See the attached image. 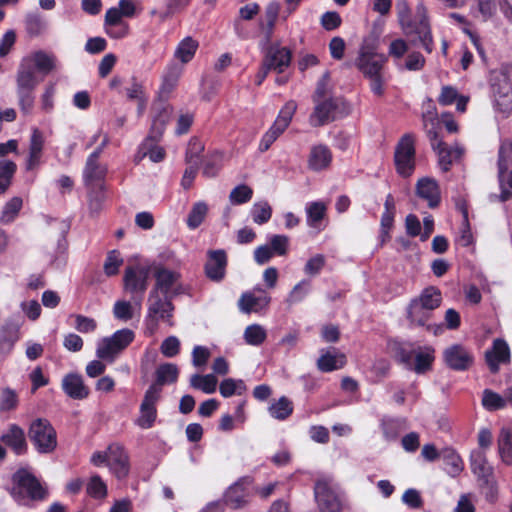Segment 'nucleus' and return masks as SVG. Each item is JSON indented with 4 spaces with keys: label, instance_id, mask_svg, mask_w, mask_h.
Masks as SVG:
<instances>
[{
    "label": "nucleus",
    "instance_id": "1",
    "mask_svg": "<svg viewBox=\"0 0 512 512\" xmlns=\"http://www.w3.org/2000/svg\"><path fill=\"white\" fill-rule=\"evenodd\" d=\"M395 10L399 24L404 32L411 37L414 46L422 47L427 53L433 51V38L429 21L428 9L420 0L415 8V17H411L408 0H396Z\"/></svg>",
    "mask_w": 512,
    "mask_h": 512
},
{
    "label": "nucleus",
    "instance_id": "2",
    "mask_svg": "<svg viewBox=\"0 0 512 512\" xmlns=\"http://www.w3.org/2000/svg\"><path fill=\"white\" fill-rule=\"evenodd\" d=\"M442 294L435 286L422 290L419 296L410 300L406 308V317L412 327H426L430 331L433 326L429 324L433 311L441 305Z\"/></svg>",
    "mask_w": 512,
    "mask_h": 512
},
{
    "label": "nucleus",
    "instance_id": "3",
    "mask_svg": "<svg viewBox=\"0 0 512 512\" xmlns=\"http://www.w3.org/2000/svg\"><path fill=\"white\" fill-rule=\"evenodd\" d=\"M387 57L377 53L374 39L365 38L360 46L355 66L365 77H372L381 74Z\"/></svg>",
    "mask_w": 512,
    "mask_h": 512
},
{
    "label": "nucleus",
    "instance_id": "4",
    "mask_svg": "<svg viewBox=\"0 0 512 512\" xmlns=\"http://www.w3.org/2000/svg\"><path fill=\"white\" fill-rule=\"evenodd\" d=\"M135 333L128 328L120 329L109 337H104L97 342L96 356L110 363L125 350L134 340Z\"/></svg>",
    "mask_w": 512,
    "mask_h": 512
},
{
    "label": "nucleus",
    "instance_id": "5",
    "mask_svg": "<svg viewBox=\"0 0 512 512\" xmlns=\"http://www.w3.org/2000/svg\"><path fill=\"white\" fill-rule=\"evenodd\" d=\"M28 437L41 454L52 453L57 447V433L52 424L44 418H37L31 422Z\"/></svg>",
    "mask_w": 512,
    "mask_h": 512
},
{
    "label": "nucleus",
    "instance_id": "6",
    "mask_svg": "<svg viewBox=\"0 0 512 512\" xmlns=\"http://www.w3.org/2000/svg\"><path fill=\"white\" fill-rule=\"evenodd\" d=\"M394 164L397 173L404 178L410 177L416 167L415 137L411 133L404 134L398 141L394 151Z\"/></svg>",
    "mask_w": 512,
    "mask_h": 512
},
{
    "label": "nucleus",
    "instance_id": "7",
    "mask_svg": "<svg viewBox=\"0 0 512 512\" xmlns=\"http://www.w3.org/2000/svg\"><path fill=\"white\" fill-rule=\"evenodd\" d=\"M13 482L16 486L12 489L11 495L17 501L25 497L24 493L31 500H43L48 494L41 482L25 469H20L13 475Z\"/></svg>",
    "mask_w": 512,
    "mask_h": 512
},
{
    "label": "nucleus",
    "instance_id": "8",
    "mask_svg": "<svg viewBox=\"0 0 512 512\" xmlns=\"http://www.w3.org/2000/svg\"><path fill=\"white\" fill-rule=\"evenodd\" d=\"M491 95L498 110L508 113L512 110V87L504 70H493L489 77Z\"/></svg>",
    "mask_w": 512,
    "mask_h": 512
},
{
    "label": "nucleus",
    "instance_id": "9",
    "mask_svg": "<svg viewBox=\"0 0 512 512\" xmlns=\"http://www.w3.org/2000/svg\"><path fill=\"white\" fill-rule=\"evenodd\" d=\"M153 275L155 283L151 290L172 298L185 293L179 272L163 266H156L153 270Z\"/></svg>",
    "mask_w": 512,
    "mask_h": 512
},
{
    "label": "nucleus",
    "instance_id": "10",
    "mask_svg": "<svg viewBox=\"0 0 512 512\" xmlns=\"http://www.w3.org/2000/svg\"><path fill=\"white\" fill-rule=\"evenodd\" d=\"M296 108L297 105L293 101H289L283 106L273 125L263 135L259 143V150L261 152L267 151L276 139L286 130L292 120Z\"/></svg>",
    "mask_w": 512,
    "mask_h": 512
},
{
    "label": "nucleus",
    "instance_id": "11",
    "mask_svg": "<svg viewBox=\"0 0 512 512\" xmlns=\"http://www.w3.org/2000/svg\"><path fill=\"white\" fill-rule=\"evenodd\" d=\"M498 181L501 189L500 195H490L491 201L499 200L505 202L510 199L512 192L505 188V173L512 168V141L509 139L502 140L498 150Z\"/></svg>",
    "mask_w": 512,
    "mask_h": 512
},
{
    "label": "nucleus",
    "instance_id": "12",
    "mask_svg": "<svg viewBox=\"0 0 512 512\" xmlns=\"http://www.w3.org/2000/svg\"><path fill=\"white\" fill-rule=\"evenodd\" d=\"M314 494L321 512H340L342 501L331 481L327 479L318 480L315 483Z\"/></svg>",
    "mask_w": 512,
    "mask_h": 512
},
{
    "label": "nucleus",
    "instance_id": "13",
    "mask_svg": "<svg viewBox=\"0 0 512 512\" xmlns=\"http://www.w3.org/2000/svg\"><path fill=\"white\" fill-rule=\"evenodd\" d=\"M432 149L438 155V164L443 172L450 170L452 163L459 159L463 154V148L460 146H448L440 138L439 133L434 128L427 131Z\"/></svg>",
    "mask_w": 512,
    "mask_h": 512
},
{
    "label": "nucleus",
    "instance_id": "14",
    "mask_svg": "<svg viewBox=\"0 0 512 512\" xmlns=\"http://www.w3.org/2000/svg\"><path fill=\"white\" fill-rule=\"evenodd\" d=\"M151 267L148 265L136 264L128 266L124 272V288L132 294H139V302L148 286V278Z\"/></svg>",
    "mask_w": 512,
    "mask_h": 512
},
{
    "label": "nucleus",
    "instance_id": "15",
    "mask_svg": "<svg viewBox=\"0 0 512 512\" xmlns=\"http://www.w3.org/2000/svg\"><path fill=\"white\" fill-rule=\"evenodd\" d=\"M159 399L158 386H149L140 405V415L136 420V424L140 428L149 429L154 425L157 418L156 404Z\"/></svg>",
    "mask_w": 512,
    "mask_h": 512
},
{
    "label": "nucleus",
    "instance_id": "16",
    "mask_svg": "<svg viewBox=\"0 0 512 512\" xmlns=\"http://www.w3.org/2000/svg\"><path fill=\"white\" fill-rule=\"evenodd\" d=\"M173 298L150 290L148 296V317L155 322L162 320L170 322L174 311Z\"/></svg>",
    "mask_w": 512,
    "mask_h": 512
},
{
    "label": "nucleus",
    "instance_id": "17",
    "mask_svg": "<svg viewBox=\"0 0 512 512\" xmlns=\"http://www.w3.org/2000/svg\"><path fill=\"white\" fill-rule=\"evenodd\" d=\"M343 104L339 98H328L318 102L309 117V123L313 127L323 126L337 118L340 105Z\"/></svg>",
    "mask_w": 512,
    "mask_h": 512
},
{
    "label": "nucleus",
    "instance_id": "18",
    "mask_svg": "<svg viewBox=\"0 0 512 512\" xmlns=\"http://www.w3.org/2000/svg\"><path fill=\"white\" fill-rule=\"evenodd\" d=\"M445 364L454 371H466L474 362L473 354L461 344H453L443 351Z\"/></svg>",
    "mask_w": 512,
    "mask_h": 512
},
{
    "label": "nucleus",
    "instance_id": "19",
    "mask_svg": "<svg viewBox=\"0 0 512 512\" xmlns=\"http://www.w3.org/2000/svg\"><path fill=\"white\" fill-rule=\"evenodd\" d=\"M108 467L119 480L128 476L130 470L129 457L122 446L118 444L109 445Z\"/></svg>",
    "mask_w": 512,
    "mask_h": 512
},
{
    "label": "nucleus",
    "instance_id": "20",
    "mask_svg": "<svg viewBox=\"0 0 512 512\" xmlns=\"http://www.w3.org/2000/svg\"><path fill=\"white\" fill-rule=\"evenodd\" d=\"M227 256L224 250H211L208 252V260L205 264L206 276L215 282H220L225 277Z\"/></svg>",
    "mask_w": 512,
    "mask_h": 512
},
{
    "label": "nucleus",
    "instance_id": "21",
    "mask_svg": "<svg viewBox=\"0 0 512 512\" xmlns=\"http://www.w3.org/2000/svg\"><path fill=\"white\" fill-rule=\"evenodd\" d=\"M107 174V168L98 162L95 155H89L83 170V180L86 187L103 186L102 181Z\"/></svg>",
    "mask_w": 512,
    "mask_h": 512
},
{
    "label": "nucleus",
    "instance_id": "22",
    "mask_svg": "<svg viewBox=\"0 0 512 512\" xmlns=\"http://www.w3.org/2000/svg\"><path fill=\"white\" fill-rule=\"evenodd\" d=\"M485 357L491 372L496 373L500 364L507 363L510 360L508 344L503 339H495L492 348L486 351Z\"/></svg>",
    "mask_w": 512,
    "mask_h": 512
},
{
    "label": "nucleus",
    "instance_id": "23",
    "mask_svg": "<svg viewBox=\"0 0 512 512\" xmlns=\"http://www.w3.org/2000/svg\"><path fill=\"white\" fill-rule=\"evenodd\" d=\"M154 116L150 131V138L153 141H158L165 130L166 124L169 122L173 108L165 103H159L154 107Z\"/></svg>",
    "mask_w": 512,
    "mask_h": 512
},
{
    "label": "nucleus",
    "instance_id": "24",
    "mask_svg": "<svg viewBox=\"0 0 512 512\" xmlns=\"http://www.w3.org/2000/svg\"><path fill=\"white\" fill-rule=\"evenodd\" d=\"M291 62V52L285 47H271L264 59V68L275 70L278 73L289 66Z\"/></svg>",
    "mask_w": 512,
    "mask_h": 512
},
{
    "label": "nucleus",
    "instance_id": "25",
    "mask_svg": "<svg viewBox=\"0 0 512 512\" xmlns=\"http://www.w3.org/2000/svg\"><path fill=\"white\" fill-rule=\"evenodd\" d=\"M417 195L428 202L430 208H435L440 203V189L435 179L424 177L416 184Z\"/></svg>",
    "mask_w": 512,
    "mask_h": 512
},
{
    "label": "nucleus",
    "instance_id": "26",
    "mask_svg": "<svg viewBox=\"0 0 512 512\" xmlns=\"http://www.w3.org/2000/svg\"><path fill=\"white\" fill-rule=\"evenodd\" d=\"M19 323L8 320L0 328V355H8L19 339Z\"/></svg>",
    "mask_w": 512,
    "mask_h": 512
},
{
    "label": "nucleus",
    "instance_id": "27",
    "mask_svg": "<svg viewBox=\"0 0 512 512\" xmlns=\"http://www.w3.org/2000/svg\"><path fill=\"white\" fill-rule=\"evenodd\" d=\"M39 82L35 67L30 62H22L16 76V91H35Z\"/></svg>",
    "mask_w": 512,
    "mask_h": 512
},
{
    "label": "nucleus",
    "instance_id": "28",
    "mask_svg": "<svg viewBox=\"0 0 512 512\" xmlns=\"http://www.w3.org/2000/svg\"><path fill=\"white\" fill-rule=\"evenodd\" d=\"M2 442L9 446L17 455L27 451V442L24 430L16 424H11L8 430L1 436Z\"/></svg>",
    "mask_w": 512,
    "mask_h": 512
},
{
    "label": "nucleus",
    "instance_id": "29",
    "mask_svg": "<svg viewBox=\"0 0 512 512\" xmlns=\"http://www.w3.org/2000/svg\"><path fill=\"white\" fill-rule=\"evenodd\" d=\"M261 295L255 296L252 293H243L238 301V306L241 312L249 314L252 311L257 312L265 307L271 301V298L261 289Z\"/></svg>",
    "mask_w": 512,
    "mask_h": 512
},
{
    "label": "nucleus",
    "instance_id": "30",
    "mask_svg": "<svg viewBox=\"0 0 512 512\" xmlns=\"http://www.w3.org/2000/svg\"><path fill=\"white\" fill-rule=\"evenodd\" d=\"M332 161V153L328 146L323 144L315 145L311 148L308 166L314 171L326 169Z\"/></svg>",
    "mask_w": 512,
    "mask_h": 512
},
{
    "label": "nucleus",
    "instance_id": "31",
    "mask_svg": "<svg viewBox=\"0 0 512 512\" xmlns=\"http://www.w3.org/2000/svg\"><path fill=\"white\" fill-rule=\"evenodd\" d=\"M64 392L73 399H84L89 395V389L84 385L83 379L78 374H68L62 380Z\"/></svg>",
    "mask_w": 512,
    "mask_h": 512
},
{
    "label": "nucleus",
    "instance_id": "32",
    "mask_svg": "<svg viewBox=\"0 0 512 512\" xmlns=\"http://www.w3.org/2000/svg\"><path fill=\"white\" fill-rule=\"evenodd\" d=\"M44 142L45 138L43 133L38 128H34L30 137L29 157L27 161L28 169H33L40 163Z\"/></svg>",
    "mask_w": 512,
    "mask_h": 512
},
{
    "label": "nucleus",
    "instance_id": "33",
    "mask_svg": "<svg viewBox=\"0 0 512 512\" xmlns=\"http://www.w3.org/2000/svg\"><path fill=\"white\" fill-rule=\"evenodd\" d=\"M327 207L321 201L309 202L306 204V222L311 228L322 230V220L326 215Z\"/></svg>",
    "mask_w": 512,
    "mask_h": 512
},
{
    "label": "nucleus",
    "instance_id": "34",
    "mask_svg": "<svg viewBox=\"0 0 512 512\" xmlns=\"http://www.w3.org/2000/svg\"><path fill=\"white\" fill-rule=\"evenodd\" d=\"M335 351V349H333ZM346 364V357L342 353H331L326 351L322 353L317 360V368L321 372H332L341 369Z\"/></svg>",
    "mask_w": 512,
    "mask_h": 512
},
{
    "label": "nucleus",
    "instance_id": "35",
    "mask_svg": "<svg viewBox=\"0 0 512 512\" xmlns=\"http://www.w3.org/2000/svg\"><path fill=\"white\" fill-rule=\"evenodd\" d=\"M156 382L151 386H158L160 393L162 392V386L165 384L175 383L178 379L179 369L176 364L164 363L157 367Z\"/></svg>",
    "mask_w": 512,
    "mask_h": 512
},
{
    "label": "nucleus",
    "instance_id": "36",
    "mask_svg": "<svg viewBox=\"0 0 512 512\" xmlns=\"http://www.w3.org/2000/svg\"><path fill=\"white\" fill-rule=\"evenodd\" d=\"M247 479H242L231 485L225 493L226 504L230 507L237 509L246 503V491L244 484Z\"/></svg>",
    "mask_w": 512,
    "mask_h": 512
},
{
    "label": "nucleus",
    "instance_id": "37",
    "mask_svg": "<svg viewBox=\"0 0 512 512\" xmlns=\"http://www.w3.org/2000/svg\"><path fill=\"white\" fill-rule=\"evenodd\" d=\"M440 458L444 461L446 472L451 477L458 476L463 470V461L454 449L449 447L442 449Z\"/></svg>",
    "mask_w": 512,
    "mask_h": 512
},
{
    "label": "nucleus",
    "instance_id": "38",
    "mask_svg": "<svg viewBox=\"0 0 512 512\" xmlns=\"http://www.w3.org/2000/svg\"><path fill=\"white\" fill-rule=\"evenodd\" d=\"M380 426L386 440H395L399 433L407 428V420L405 418L384 417Z\"/></svg>",
    "mask_w": 512,
    "mask_h": 512
},
{
    "label": "nucleus",
    "instance_id": "39",
    "mask_svg": "<svg viewBox=\"0 0 512 512\" xmlns=\"http://www.w3.org/2000/svg\"><path fill=\"white\" fill-rule=\"evenodd\" d=\"M198 46V42L194 40L192 37H185L177 45L174 52V57L178 59L181 63L186 64L193 59L198 49Z\"/></svg>",
    "mask_w": 512,
    "mask_h": 512
},
{
    "label": "nucleus",
    "instance_id": "40",
    "mask_svg": "<svg viewBox=\"0 0 512 512\" xmlns=\"http://www.w3.org/2000/svg\"><path fill=\"white\" fill-rule=\"evenodd\" d=\"M218 380L214 374H193L190 377V386L194 389L201 390L205 394H212L217 389Z\"/></svg>",
    "mask_w": 512,
    "mask_h": 512
},
{
    "label": "nucleus",
    "instance_id": "41",
    "mask_svg": "<svg viewBox=\"0 0 512 512\" xmlns=\"http://www.w3.org/2000/svg\"><path fill=\"white\" fill-rule=\"evenodd\" d=\"M472 472L479 478H488L492 473V468L487 462L483 451H473L470 456Z\"/></svg>",
    "mask_w": 512,
    "mask_h": 512
},
{
    "label": "nucleus",
    "instance_id": "42",
    "mask_svg": "<svg viewBox=\"0 0 512 512\" xmlns=\"http://www.w3.org/2000/svg\"><path fill=\"white\" fill-rule=\"evenodd\" d=\"M433 353L434 350L429 347L425 348L424 350L418 349L415 354V359L411 370L415 371L417 374H423L428 371L434 361Z\"/></svg>",
    "mask_w": 512,
    "mask_h": 512
},
{
    "label": "nucleus",
    "instance_id": "43",
    "mask_svg": "<svg viewBox=\"0 0 512 512\" xmlns=\"http://www.w3.org/2000/svg\"><path fill=\"white\" fill-rule=\"evenodd\" d=\"M88 189V209L91 216H96L103 208L105 201L104 185L86 187Z\"/></svg>",
    "mask_w": 512,
    "mask_h": 512
},
{
    "label": "nucleus",
    "instance_id": "44",
    "mask_svg": "<svg viewBox=\"0 0 512 512\" xmlns=\"http://www.w3.org/2000/svg\"><path fill=\"white\" fill-rule=\"evenodd\" d=\"M498 451L503 462L512 464V432L502 428L498 437Z\"/></svg>",
    "mask_w": 512,
    "mask_h": 512
},
{
    "label": "nucleus",
    "instance_id": "45",
    "mask_svg": "<svg viewBox=\"0 0 512 512\" xmlns=\"http://www.w3.org/2000/svg\"><path fill=\"white\" fill-rule=\"evenodd\" d=\"M266 330L259 324L248 325L243 333V338L248 345L260 346L266 340Z\"/></svg>",
    "mask_w": 512,
    "mask_h": 512
},
{
    "label": "nucleus",
    "instance_id": "46",
    "mask_svg": "<svg viewBox=\"0 0 512 512\" xmlns=\"http://www.w3.org/2000/svg\"><path fill=\"white\" fill-rule=\"evenodd\" d=\"M208 212V206L205 202H196L187 217V226L194 230L198 228L204 221Z\"/></svg>",
    "mask_w": 512,
    "mask_h": 512
},
{
    "label": "nucleus",
    "instance_id": "47",
    "mask_svg": "<svg viewBox=\"0 0 512 512\" xmlns=\"http://www.w3.org/2000/svg\"><path fill=\"white\" fill-rule=\"evenodd\" d=\"M293 412V404L292 402L285 396L279 398V400L273 403L269 407L270 415L278 420H285L288 418Z\"/></svg>",
    "mask_w": 512,
    "mask_h": 512
},
{
    "label": "nucleus",
    "instance_id": "48",
    "mask_svg": "<svg viewBox=\"0 0 512 512\" xmlns=\"http://www.w3.org/2000/svg\"><path fill=\"white\" fill-rule=\"evenodd\" d=\"M219 391L224 398H228L235 394L242 395L246 391V386L242 380L226 378L220 383Z\"/></svg>",
    "mask_w": 512,
    "mask_h": 512
},
{
    "label": "nucleus",
    "instance_id": "49",
    "mask_svg": "<svg viewBox=\"0 0 512 512\" xmlns=\"http://www.w3.org/2000/svg\"><path fill=\"white\" fill-rule=\"evenodd\" d=\"M25 25L30 35L37 36L47 28V22L38 12H31L26 15Z\"/></svg>",
    "mask_w": 512,
    "mask_h": 512
},
{
    "label": "nucleus",
    "instance_id": "50",
    "mask_svg": "<svg viewBox=\"0 0 512 512\" xmlns=\"http://www.w3.org/2000/svg\"><path fill=\"white\" fill-rule=\"evenodd\" d=\"M481 403L487 411H496L505 407L504 397L490 389L483 391Z\"/></svg>",
    "mask_w": 512,
    "mask_h": 512
},
{
    "label": "nucleus",
    "instance_id": "51",
    "mask_svg": "<svg viewBox=\"0 0 512 512\" xmlns=\"http://www.w3.org/2000/svg\"><path fill=\"white\" fill-rule=\"evenodd\" d=\"M251 216L256 224L262 225L268 222L272 216V208L267 201L254 203Z\"/></svg>",
    "mask_w": 512,
    "mask_h": 512
},
{
    "label": "nucleus",
    "instance_id": "52",
    "mask_svg": "<svg viewBox=\"0 0 512 512\" xmlns=\"http://www.w3.org/2000/svg\"><path fill=\"white\" fill-rule=\"evenodd\" d=\"M310 290H311L310 281L306 280V279L301 280L290 291V293L286 299V302L289 305H294V304L300 303L309 294Z\"/></svg>",
    "mask_w": 512,
    "mask_h": 512
},
{
    "label": "nucleus",
    "instance_id": "53",
    "mask_svg": "<svg viewBox=\"0 0 512 512\" xmlns=\"http://www.w3.org/2000/svg\"><path fill=\"white\" fill-rule=\"evenodd\" d=\"M86 491L89 496L95 499H103L107 496V486L97 474L91 476L89 479Z\"/></svg>",
    "mask_w": 512,
    "mask_h": 512
},
{
    "label": "nucleus",
    "instance_id": "54",
    "mask_svg": "<svg viewBox=\"0 0 512 512\" xmlns=\"http://www.w3.org/2000/svg\"><path fill=\"white\" fill-rule=\"evenodd\" d=\"M125 94L128 100L130 101H138L146 96L148 93L144 87V84L139 81L136 77H132L127 86L125 87Z\"/></svg>",
    "mask_w": 512,
    "mask_h": 512
},
{
    "label": "nucleus",
    "instance_id": "55",
    "mask_svg": "<svg viewBox=\"0 0 512 512\" xmlns=\"http://www.w3.org/2000/svg\"><path fill=\"white\" fill-rule=\"evenodd\" d=\"M416 352L410 345L401 344L396 348L395 357L406 369L411 370Z\"/></svg>",
    "mask_w": 512,
    "mask_h": 512
},
{
    "label": "nucleus",
    "instance_id": "56",
    "mask_svg": "<svg viewBox=\"0 0 512 512\" xmlns=\"http://www.w3.org/2000/svg\"><path fill=\"white\" fill-rule=\"evenodd\" d=\"M21 207H22V199L19 197L12 198L4 206V209H3L1 217H0V221L4 224L12 222L15 219V217L18 215Z\"/></svg>",
    "mask_w": 512,
    "mask_h": 512
},
{
    "label": "nucleus",
    "instance_id": "57",
    "mask_svg": "<svg viewBox=\"0 0 512 512\" xmlns=\"http://www.w3.org/2000/svg\"><path fill=\"white\" fill-rule=\"evenodd\" d=\"M252 196L253 190L249 186L241 184L230 192L229 200L232 204L240 205L250 201Z\"/></svg>",
    "mask_w": 512,
    "mask_h": 512
},
{
    "label": "nucleus",
    "instance_id": "58",
    "mask_svg": "<svg viewBox=\"0 0 512 512\" xmlns=\"http://www.w3.org/2000/svg\"><path fill=\"white\" fill-rule=\"evenodd\" d=\"M16 171V165L12 161H0V194L10 185L12 176Z\"/></svg>",
    "mask_w": 512,
    "mask_h": 512
},
{
    "label": "nucleus",
    "instance_id": "59",
    "mask_svg": "<svg viewBox=\"0 0 512 512\" xmlns=\"http://www.w3.org/2000/svg\"><path fill=\"white\" fill-rule=\"evenodd\" d=\"M18 106L24 115H30L34 108L35 91H16Z\"/></svg>",
    "mask_w": 512,
    "mask_h": 512
},
{
    "label": "nucleus",
    "instance_id": "60",
    "mask_svg": "<svg viewBox=\"0 0 512 512\" xmlns=\"http://www.w3.org/2000/svg\"><path fill=\"white\" fill-rule=\"evenodd\" d=\"M123 263V259L117 250L108 252L105 263L104 272L107 276H114L118 273L120 266Z\"/></svg>",
    "mask_w": 512,
    "mask_h": 512
},
{
    "label": "nucleus",
    "instance_id": "61",
    "mask_svg": "<svg viewBox=\"0 0 512 512\" xmlns=\"http://www.w3.org/2000/svg\"><path fill=\"white\" fill-rule=\"evenodd\" d=\"M204 150V145L197 138H192L186 150V163L187 164H198L199 157Z\"/></svg>",
    "mask_w": 512,
    "mask_h": 512
},
{
    "label": "nucleus",
    "instance_id": "62",
    "mask_svg": "<svg viewBox=\"0 0 512 512\" xmlns=\"http://www.w3.org/2000/svg\"><path fill=\"white\" fill-rule=\"evenodd\" d=\"M52 228L56 231L57 237V252L63 253L66 249V234L69 230V225L65 221L55 220L52 223Z\"/></svg>",
    "mask_w": 512,
    "mask_h": 512
},
{
    "label": "nucleus",
    "instance_id": "63",
    "mask_svg": "<svg viewBox=\"0 0 512 512\" xmlns=\"http://www.w3.org/2000/svg\"><path fill=\"white\" fill-rule=\"evenodd\" d=\"M17 405H18L17 393L10 388L2 389L1 395H0V411L13 410L17 407Z\"/></svg>",
    "mask_w": 512,
    "mask_h": 512
},
{
    "label": "nucleus",
    "instance_id": "64",
    "mask_svg": "<svg viewBox=\"0 0 512 512\" xmlns=\"http://www.w3.org/2000/svg\"><path fill=\"white\" fill-rule=\"evenodd\" d=\"M326 259L322 254L311 257L304 266V273L309 276L318 275L325 266Z\"/></svg>",
    "mask_w": 512,
    "mask_h": 512
}]
</instances>
